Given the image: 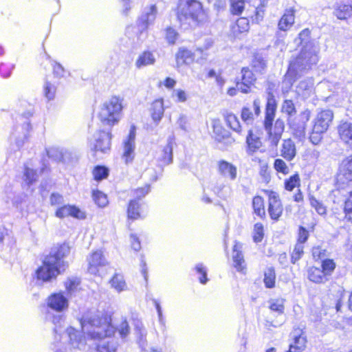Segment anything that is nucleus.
<instances>
[{"mask_svg": "<svg viewBox=\"0 0 352 352\" xmlns=\"http://www.w3.org/2000/svg\"><path fill=\"white\" fill-rule=\"evenodd\" d=\"M111 140V135L109 131H97L89 140L90 148L96 152L105 153L110 150Z\"/></svg>", "mask_w": 352, "mask_h": 352, "instance_id": "obj_9", "label": "nucleus"}, {"mask_svg": "<svg viewBox=\"0 0 352 352\" xmlns=\"http://www.w3.org/2000/svg\"><path fill=\"white\" fill-rule=\"evenodd\" d=\"M69 252L70 248L66 243L53 249L44 258L43 265L36 270L37 278L43 282H49L65 272L69 265L65 258Z\"/></svg>", "mask_w": 352, "mask_h": 352, "instance_id": "obj_2", "label": "nucleus"}, {"mask_svg": "<svg viewBox=\"0 0 352 352\" xmlns=\"http://www.w3.org/2000/svg\"><path fill=\"white\" fill-rule=\"evenodd\" d=\"M56 217L63 219L71 216L72 217L84 219L86 218L85 212L75 206L63 205L57 208L55 212Z\"/></svg>", "mask_w": 352, "mask_h": 352, "instance_id": "obj_19", "label": "nucleus"}, {"mask_svg": "<svg viewBox=\"0 0 352 352\" xmlns=\"http://www.w3.org/2000/svg\"><path fill=\"white\" fill-rule=\"evenodd\" d=\"M281 109L283 113H287L288 116H293L296 112L294 104L291 100H284Z\"/></svg>", "mask_w": 352, "mask_h": 352, "instance_id": "obj_55", "label": "nucleus"}, {"mask_svg": "<svg viewBox=\"0 0 352 352\" xmlns=\"http://www.w3.org/2000/svg\"><path fill=\"white\" fill-rule=\"evenodd\" d=\"M304 245L300 243H297L294 248L291 256V261L292 263H296L302 256L304 253Z\"/></svg>", "mask_w": 352, "mask_h": 352, "instance_id": "obj_51", "label": "nucleus"}, {"mask_svg": "<svg viewBox=\"0 0 352 352\" xmlns=\"http://www.w3.org/2000/svg\"><path fill=\"white\" fill-rule=\"evenodd\" d=\"M19 119L17 121V125L12 133L11 139L14 141L16 148L19 149L28 139L32 129L29 121V118L32 115V107L29 105V109L26 111L19 110Z\"/></svg>", "mask_w": 352, "mask_h": 352, "instance_id": "obj_7", "label": "nucleus"}, {"mask_svg": "<svg viewBox=\"0 0 352 352\" xmlns=\"http://www.w3.org/2000/svg\"><path fill=\"white\" fill-rule=\"evenodd\" d=\"M82 331L91 339L100 340L98 352H116L118 341L111 338L115 333L111 318L107 314L94 312L85 314L80 320Z\"/></svg>", "mask_w": 352, "mask_h": 352, "instance_id": "obj_1", "label": "nucleus"}, {"mask_svg": "<svg viewBox=\"0 0 352 352\" xmlns=\"http://www.w3.org/2000/svg\"><path fill=\"white\" fill-rule=\"evenodd\" d=\"M144 208V202H141L136 199L131 200L127 208L128 219L134 221L144 218L146 215Z\"/></svg>", "mask_w": 352, "mask_h": 352, "instance_id": "obj_18", "label": "nucleus"}, {"mask_svg": "<svg viewBox=\"0 0 352 352\" xmlns=\"http://www.w3.org/2000/svg\"><path fill=\"white\" fill-rule=\"evenodd\" d=\"M166 39L169 44H174L178 38V33L170 27L166 30Z\"/></svg>", "mask_w": 352, "mask_h": 352, "instance_id": "obj_60", "label": "nucleus"}, {"mask_svg": "<svg viewBox=\"0 0 352 352\" xmlns=\"http://www.w3.org/2000/svg\"><path fill=\"white\" fill-rule=\"evenodd\" d=\"M93 199L95 203L101 208L106 206L108 204L106 195L99 190L93 191Z\"/></svg>", "mask_w": 352, "mask_h": 352, "instance_id": "obj_49", "label": "nucleus"}, {"mask_svg": "<svg viewBox=\"0 0 352 352\" xmlns=\"http://www.w3.org/2000/svg\"><path fill=\"white\" fill-rule=\"evenodd\" d=\"M252 207L255 214L261 219H264L265 217L264 200L261 196H256L253 198Z\"/></svg>", "mask_w": 352, "mask_h": 352, "instance_id": "obj_37", "label": "nucleus"}, {"mask_svg": "<svg viewBox=\"0 0 352 352\" xmlns=\"http://www.w3.org/2000/svg\"><path fill=\"white\" fill-rule=\"evenodd\" d=\"M252 67L256 72L263 73L266 68V61L260 55H255L252 60Z\"/></svg>", "mask_w": 352, "mask_h": 352, "instance_id": "obj_43", "label": "nucleus"}, {"mask_svg": "<svg viewBox=\"0 0 352 352\" xmlns=\"http://www.w3.org/2000/svg\"><path fill=\"white\" fill-rule=\"evenodd\" d=\"M268 212L274 220H278L283 213V206L278 195L274 192H270L268 200Z\"/></svg>", "mask_w": 352, "mask_h": 352, "instance_id": "obj_20", "label": "nucleus"}, {"mask_svg": "<svg viewBox=\"0 0 352 352\" xmlns=\"http://www.w3.org/2000/svg\"><path fill=\"white\" fill-rule=\"evenodd\" d=\"M177 65L190 64L194 60V54L189 50L180 47L175 56Z\"/></svg>", "mask_w": 352, "mask_h": 352, "instance_id": "obj_29", "label": "nucleus"}, {"mask_svg": "<svg viewBox=\"0 0 352 352\" xmlns=\"http://www.w3.org/2000/svg\"><path fill=\"white\" fill-rule=\"evenodd\" d=\"M241 78L236 82V87L243 94L250 91L251 87L256 81V77L248 67H243L241 71Z\"/></svg>", "mask_w": 352, "mask_h": 352, "instance_id": "obj_15", "label": "nucleus"}, {"mask_svg": "<svg viewBox=\"0 0 352 352\" xmlns=\"http://www.w3.org/2000/svg\"><path fill=\"white\" fill-rule=\"evenodd\" d=\"M300 184V177L298 174L292 175L289 179L285 181V188L289 191H292L296 186Z\"/></svg>", "mask_w": 352, "mask_h": 352, "instance_id": "obj_53", "label": "nucleus"}, {"mask_svg": "<svg viewBox=\"0 0 352 352\" xmlns=\"http://www.w3.org/2000/svg\"><path fill=\"white\" fill-rule=\"evenodd\" d=\"M88 271L90 274L96 275L99 272V268L107 264V261L101 251L94 252L89 258Z\"/></svg>", "mask_w": 352, "mask_h": 352, "instance_id": "obj_23", "label": "nucleus"}, {"mask_svg": "<svg viewBox=\"0 0 352 352\" xmlns=\"http://www.w3.org/2000/svg\"><path fill=\"white\" fill-rule=\"evenodd\" d=\"M267 133V140L270 145L272 147H276L282 138L285 129V122L281 119H277L274 127L270 126L269 128L264 126Z\"/></svg>", "mask_w": 352, "mask_h": 352, "instance_id": "obj_12", "label": "nucleus"}, {"mask_svg": "<svg viewBox=\"0 0 352 352\" xmlns=\"http://www.w3.org/2000/svg\"><path fill=\"white\" fill-rule=\"evenodd\" d=\"M150 192V185L146 184L143 187L138 188L133 190V195L135 199L140 201V199L144 197Z\"/></svg>", "mask_w": 352, "mask_h": 352, "instance_id": "obj_56", "label": "nucleus"}, {"mask_svg": "<svg viewBox=\"0 0 352 352\" xmlns=\"http://www.w3.org/2000/svg\"><path fill=\"white\" fill-rule=\"evenodd\" d=\"M263 282L267 288H274L276 283V273L274 267H267L264 272Z\"/></svg>", "mask_w": 352, "mask_h": 352, "instance_id": "obj_40", "label": "nucleus"}, {"mask_svg": "<svg viewBox=\"0 0 352 352\" xmlns=\"http://www.w3.org/2000/svg\"><path fill=\"white\" fill-rule=\"evenodd\" d=\"M49 157L64 163L69 162L72 159V153L68 149L58 146H51L46 149Z\"/></svg>", "mask_w": 352, "mask_h": 352, "instance_id": "obj_22", "label": "nucleus"}, {"mask_svg": "<svg viewBox=\"0 0 352 352\" xmlns=\"http://www.w3.org/2000/svg\"><path fill=\"white\" fill-rule=\"evenodd\" d=\"M264 236L263 226L261 223H256L254 226L253 239L254 242L259 243L263 240Z\"/></svg>", "mask_w": 352, "mask_h": 352, "instance_id": "obj_52", "label": "nucleus"}, {"mask_svg": "<svg viewBox=\"0 0 352 352\" xmlns=\"http://www.w3.org/2000/svg\"><path fill=\"white\" fill-rule=\"evenodd\" d=\"M80 280L77 277L68 278L65 282V287L69 296H73L79 288Z\"/></svg>", "mask_w": 352, "mask_h": 352, "instance_id": "obj_39", "label": "nucleus"}, {"mask_svg": "<svg viewBox=\"0 0 352 352\" xmlns=\"http://www.w3.org/2000/svg\"><path fill=\"white\" fill-rule=\"evenodd\" d=\"M202 12V4L197 0H179L177 6V17L182 21L187 19L198 21Z\"/></svg>", "mask_w": 352, "mask_h": 352, "instance_id": "obj_8", "label": "nucleus"}, {"mask_svg": "<svg viewBox=\"0 0 352 352\" xmlns=\"http://www.w3.org/2000/svg\"><path fill=\"white\" fill-rule=\"evenodd\" d=\"M93 175L96 180H102L109 175V169L103 166H97L93 170Z\"/></svg>", "mask_w": 352, "mask_h": 352, "instance_id": "obj_47", "label": "nucleus"}, {"mask_svg": "<svg viewBox=\"0 0 352 352\" xmlns=\"http://www.w3.org/2000/svg\"><path fill=\"white\" fill-rule=\"evenodd\" d=\"M294 23V12L293 10H287L281 17L278 23L280 30L285 31Z\"/></svg>", "mask_w": 352, "mask_h": 352, "instance_id": "obj_34", "label": "nucleus"}, {"mask_svg": "<svg viewBox=\"0 0 352 352\" xmlns=\"http://www.w3.org/2000/svg\"><path fill=\"white\" fill-rule=\"evenodd\" d=\"M175 145V137L169 136L167 139L166 144L160 151L157 157L158 161L163 166L170 164L173 162V150Z\"/></svg>", "mask_w": 352, "mask_h": 352, "instance_id": "obj_21", "label": "nucleus"}, {"mask_svg": "<svg viewBox=\"0 0 352 352\" xmlns=\"http://www.w3.org/2000/svg\"><path fill=\"white\" fill-rule=\"evenodd\" d=\"M277 103L273 93L270 91L267 92V103L265 109L264 126H272L274 120Z\"/></svg>", "mask_w": 352, "mask_h": 352, "instance_id": "obj_16", "label": "nucleus"}, {"mask_svg": "<svg viewBox=\"0 0 352 352\" xmlns=\"http://www.w3.org/2000/svg\"><path fill=\"white\" fill-rule=\"evenodd\" d=\"M60 327L54 337V342L52 345L54 352H77L86 349L87 342L84 336L73 327H68L61 335Z\"/></svg>", "mask_w": 352, "mask_h": 352, "instance_id": "obj_4", "label": "nucleus"}, {"mask_svg": "<svg viewBox=\"0 0 352 352\" xmlns=\"http://www.w3.org/2000/svg\"><path fill=\"white\" fill-rule=\"evenodd\" d=\"M274 168L276 171L282 173L284 175L289 173V169L286 163L281 159H276L274 163Z\"/></svg>", "mask_w": 352, "mask_h": 352, "instance_id": "obj_58", "label": "nucleus"}, {"mask_svg": "<svg viewBox=\"0 0 352 352\" xmlns=\"http://www.w3.org/2000/svg\"><path fill=\"white\" fill-rule=\"evenodd\" d=\"M217 170L220 175L231 181H233L236 178V167L227 161H219L218 162Z\"/></svg>", "mask_w": 352, "mask_h": 352, "instance_id": "obj_24", "label": "nucleus"}, {"mask_svg": "<svg viewBox=\"0 0 352 352\" xmlns=\"http://www.w3.org/2000/svg\"><path fill=\"white\" fill-rule=\"evenodd\" d=\"M246 143L248 145L247 153L249 155H252L258 150L262 145L260 138L254 134L251 130L248 131V134L246 137Z\"/></svg>", "mask_w": 352, "mask_h": 352, "instance_id": "obj_30", "label": "nucleus"}, {"mask_svg": "<svg viewBox=\"0 0 352 352\" xmlns=\"http://www.w3.org/2000/svg\"><path fill=\"white\" fill-rule=\"evenodd\" d=\"M155 63V56L153 52L145 50L142 52L135 60V65L138 69L153 65Z\"/></svg>", "mask_w": 352, "mask_h": 352, "instance_id": "obj_25", "label": "nucleus"}, {"mask_svg": "<svg viewBox=\"0 0 352 352\" xmlns=\"http://www.w3.org/2000/svg\"><path fill=\"white\" fill-rule=\"evenodd\" d=\"M307 276L310 281L315 283H324L328 280L324 272L316 267H311L308 270Z\"/></svg>", "mask_w": 352, "mask_h": 352, "instance_id": "obj_31", "label": "nucleus"}, {"mask_svg": "<svg viewBox=\"0 0 352 352\" xmlns=\"http://www.w3.org/2000/svg\"><path fill=\"white\" fill-rule=\"evenodd\" d=\"M135 126H131L127 138L123 141L122 158L126 164L131 162L135 157Z\"/></svg>", "mask_w": 352, "mask_h": 352, "instance_id": "obj_10", "label": "nucleus"}, {"mask_svg": "<svg viewBox=\"0 0 352 352\" xmlns=\"http://www.w3.org/2000/svg\"><path fill=\"white\" fill-rule=\"evenodd\" d=\"M241 118L248 124L254 120V114L248 107H243L241 111Z\"/></svg>", "mask_w": 352, "mask_h": 352, "instance_id": "obj_64", "label": "nucleus"}, {"mask_svg": "<svg viewBox=\"0 0 352 352\" xmlns=\"http://www.w3.org/2000/svg\"><path fill=\"white\" fill-rule=\"evenodd\" d=\"M173 97L175 98V102H185L188 99L186 91L180 89H177L173 91Z\"/></svg>", "mask_w": 352, "mask_h": 352, "instance_id": "obj_62", "label": "nucleus"}, {"mask_svg": "<svg viewBox=\"0 0 352 352\" xmlns=\"http://www.w3.org/2000/svg\"><path fill=\"white\" fill-rule=\"evenodd\" d=\"M135 335L137 343L139 347L143 352H162V350L159 348L151 346L146 340L147 331L141 324L136 325L135 327Z\"/></svg>", "mask_w": 352, "mask_h": 352, "instance_id": "obj_17", "label": "nucleus"}, {"mask_svg": "<svg viewBox=\"0 0 352 352\" xmlns=\"http://www.w3.org/2000/svg\"><path fill=\"white\" fill-rule=\"evenodd\" d=\"M244 0H230V11L233 14H241L244 10Z\"/></svg>", "mask_w": 352, "mask_h": 352, "instance_id": "obj_48", "label": "nucleus"}, {"mask_svg": "<svg viewBox=\"0 0 352 352\" xmlns=\"http://www.w3.org/2000/svg\"><path fill=\"white\" fill-rule=\"evenodd\" d=\"M122 109V99L112 96L102 104L98 117L103 124L113 126L121 119Z\"/></svg>", "mask_w": 352, "mask_h": 352, "instance_id": "obj_6", "label": "nucleus"}, {"mask_svg": "<svg viewBox=\"0 0 352 352\" xmlns=\"http://www.w3.org/2000/svg\"><path fill=\"white\" fill-rule=\"evenodd\" d=\"M352 7L348 4H340L335 8L334 14L339 19H346L351 15Z\"/></svg>", "mask_w": 352, "mask_h": 352, "instance_id": "obj_38", "label": "nucleus"}, {"mask_svg": "<svg viewBox=\"0 0 352 352\" xmlns=\"http://www.w3.org/2000/svg\"><path fill=\"white\" fill-rule=\"evenodd\" d=\"M309 199L311 206L315 209L318 214L325 215L327 214V208L321 201L313 195H309Z\"/></svg>", "mask_w": 352, "mask_h": 352, "instance_id": "obj_44", "label": "nucleus"}, {"mask_svg": "<svg viewBox=\"0 0 352 352\" xmlns=\"http://www.w3.org/2000/svg\"><path fill=\"white\" fill-rule=\"evenodd\" d=\"M280 155L287 161H292L296 155V148L294 142L291 139L284 140Z\"/></svg>", "mask_w": 352, "mask_h": 352, "instance_id": "obj_26", "label": "nucleus"}, {"mask_svg": "<svg viewBox=\"0 0 352 352\" xmlns=\"http://www.w3.org/2000/svg\"><path fill=\"white\" fill-rule=\"evenodd\" d=\"M313 86L314 79L312 78H307L300 81L296 87V91L299 95L307 97L312 90Z\"/></svg>", "mask_w": 352, "mask_h": 352, "instance_id": "obj_33", "label": "nucleus"}, {"mask_svg": "<svg viewBox=\"0 0 352 352\" xmlns=\"http://www.w3.org/2000/svg\"><path fill=\"white\" fill-rule=\"evenodd\" d=\"M318 47L313 43L303 45L299 54L290 61L284 82L289 87L302 74L311 69L318 61Z\"/></svg>", "mask_w": 352, "mask_h": 352, "instance_id": "obj_3", "label": "nucleus"}, {"mask_svg": "<svg viewBox=\"0 0 352 352\" xmlns=\"http://www.w3.org/2000/svg\"><path fill=\"white\" fill-rule=\"evenodd\" d=\"M47 308L45 312L46 320L52 322L55 327L54 333H57L64 322L63 312L69 307L68 298L63 292L53 293L46 299Z\"/></svg>", "mask_w": 352, "mask_h": 352, "instance_id": "obj_5", "label": "nucleus"}, {"mask_svg": "<svg viewBox=\"0 0 352 352\" xmlns=\"http://www.w3.org/2000/svg\"><path fill=\"white\" fill-rule=\"evenodd\" d=\"M292 339L287 352H302L306 348L307 339L301 329H295L290 334Z\"/></svg>", "mask_w": 352, "mask_h": 352, "instance_id": "obj_13", "label": "nucleus"}, {"mask_svg": "<svg viewBox=\"0 0 352 352\" xmlns=\"http://www.w3.org/2000/svg\"><path fill=\"white\" fill-rule=\"evenodd\" d=\"M338 131L340 139L352 148V123L344 122L340 124Z\"/></svg>", "mask_w": 352, "mask_h": 352, "instance_id": "obj_28", "label": "nucleus"}, {"mask_svg": "<svg viewBox=\"0 0 352 352\" xmlns=\"http://www.w3.org/2000/svg\"><path fill=\"white\" fill-rule=\"evenodd\" d=\"M157 12V8L155 5L144 8L137 21L140 32L146 31L150 25L154 24Z\"/></svg>", "mask_w": 352, "mask_h": 352, "instance_id": "obj_11", "label": "nucleus"}, {"mask_svg": "<svg viewBox=\"0 0 352 352\" xmlns=\"http://www.w3.org/2000/svg\"><path fill=\"white\" fill-rule=\"evenodd\" d=\"M44 95L49 100L54 99L56 93V87L49 82H46L43 88Z\"/></svg>", "mask_w": 352, "mask_h": 352, "instance_id": "obj_59", "label": "nucleus"}, {"mask_svg": "<svg viewBox=\"0 0 352 352\" xmlns=\"http://www.w3.org/2000/svg\"><path fill=\"white\" fill-rule=\"evenodd\" d=\"M23 178L28 185H31L38 178L36 170L30 168L28 165H25Z\"/></svg>", "mask_w": 352, "mask_h": 352, "instance_id": "obj_45", "label": "nucleus"}, {"mask_svg": "<svg viewBox=\"0 0 352 352\" xmlns=\"http://www.w3.org/2000/svg\"><path fill=\"white\" fill-rule=\"evenodd\" d=\"M226 121L227 124L236 133H241V126L238 118L232 113H227L226 116Z\"/></svg>", "mask_w": 352, "mask_h": 352, "instance_id": "obj_41", "label": "nucleus"}, {"mask_svg": "<svg viewBox=\"0 0 352 352\" xmlns=\"http://www.w3.org/2000/svg\"><path fill=\"white\" fill-rule=\"evenodd\" d=\"M152 301L155 307V309H156V311L157 313L158 322H159L160 331L163 333H164L166 331V320L163 316L162 307L157 300L153 299Z\"/></svg>", "mask_w": 352, "mask_h": 352, "instance_id": "obj_42", "label": "nucleus"}, {"mask_svg": "<svg viewBox=\"0 0 352 352\" xmlns=\"http://www.w3.org/2000/svg\"><path fill=\"white\" fill-rule=\"evenodd\" d=\"M270 309L278 314H283L284 311V302L283 299H273L270 301Z\"/></svg>", "mask_w": 352, "mask_h": 352, "instance_id": "obj_54", "label": "nucleus"}, {"mask_svg": "<svg viewBox=\"0 0 352 352\" xmlns=\"http://www.w3.org/2000/svg\"><path fill=\"white\" fill-rule=\"evenodd\" d=\"M333 118V113L331 110H322L319 112L315 119L314 131L324 133L328 129Z\"/></svg>", "mask_w": 352, "mask_h": 352, "instance_id": "obj_14", "label": "nucleus"}, {"mask_svg": "<svg viewBox=\"0 0 352 352\" xmlns=\"http://www.w3.org/2000/svg\"><path fill=\"white\" fill-rule=\"evenodd\" d=\"M111 286L118 292L126 290L127 286L123 276L115 274L110 280Z\"/></svg>", "mask_w": 352, "mask_h": 352, "instance_id": "obj_36", "label": "nucleus"}, {"mask_svg": "<svg viewBox=\"0 0 352 352\" xmlns=\"http://www.w3.org/2000/svg\"><path fill=\"white\" fill-rule=\"evenodd\" d=\"M344 212L346 217L352 221V192H350L348 199L345 201Z\"/></svg>", "mask_w": 352, "mask_h": 352, "instance_id": "obj_63", "label": "nucleus"}, {"mask_svg": "<svg viewBox=\"0 0 352 352\" xmlns=\"http://www.w3.org/2000/svg\"><path fill=\"white\" fill-rule=\"evenodd\" d=\"M239 244L237 243L234 245L232 258L234 267L237 271L242 272L245 268L243 265L245 261L241 252L239 250Z\"/></svg>", "mask_w": 352, "mask_h": 352, "instance_id": "obj_35", "label": "nucleus"}, {"mask_svg": "<svg viewBox=\"0 0 352 352\" xmlns=\"http://www.w3.org/2000/svg\"><path fill=\"white\" fill-rule=\"evenodd\" d=\"M236 30L241 33L247 32L249 30V20L245 17L239 19L236 21Z\"/></svg>", "mask_w": 352, "mask_h": 352, "instance_id": "obj_61", "label": "nucleus"}, {"mask_svg": "<svg viewBox=\"0 0 352 352\" xmlns=\"http://www.w3.org/2000/svg\"><path fill=\"white\" fill-rule=\"evenodd\" d=\"M340 175L352 181V155L344 159L340 166Z\"/></svg>", "mask_w": 352, "mask_h": 352, "instance_id": "obj_32", "label": "nucleus"}, {"mask_svg": "<svg viewBox=\"0 0 352 352\" xmlns=\"http://www.w3.org/2000/svg\"><path fill=\"white\" fill-rule=\"evenodd\" d=\"M336 267V263L331 259H324L322 262L321 270L324 272V275L328 278L330 276Z\"/></svg>", "mask_w": 352, "mask_h": 352, "instance_id": "obj_50", "label": "nucleus"}, {"mask_svg": "<svg viewBox=\"0 0 352 352\" xmlns=\"http://www.w3.org/2000/svg\"><path fill=\"white\" fill-rule=\"evenodd\" d=\"M6 203L8 204V208L10 209V206H12L14 208H18L19 204L22 201V198L21 196H16L13 194H10L7 196Z\"/></svg>", "mask_w": 352, "mask_h": 352, "instance_id": "obj_57", "label": "nucleus"}, {"mask_svg": "<svg viewBox=\"0 0 352 352\" xmlns=\"http://www.w3.org/2000/svg\"><path fill=\"white\" fill-rule=\"evenodd\" d=\"M164 107L162 99H157L153 101L151 107V114L153 122L158 124L164 116Z\"/></svg>", "mask_w": 352, "mask_h": 352, "instance_id": "obj_27", "label": "nucleus"}, {"mask_svg": "<svg viewBox=\"0 0 352 352\" xmlns=\"http://www.w3.org/2000/svg\"><path fill=\"white\" fill-rule=\"evenodd\" d=\"M195 270L196 273L199 275V282L203 285L206 284L208 281L206 267L202 263H199L195 266Z\"/></svg>", "mask_w": 352, "mask_h": 352, "instance_id": "obj_46", "label": "nucleus"}]
</instances>
